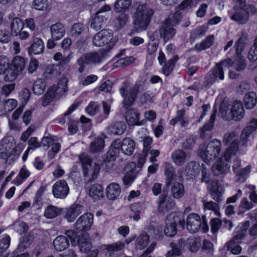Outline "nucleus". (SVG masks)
Listing matches in <instances>:
<instances>
[{
  "instance_id": "1",
  "label": "nucleus",
  "mask_w": 257,
  "mask_h": 257,
  "mask_svg": "<svg viewBox=\"0 0 257 257\" xmlns=\"http://www.w3.org/2000/svg\"><path fill=\"white\" fill-rule=\"evenodd\" d=\"M235 5L230 13V19L238 24H246L249 19L250 15L257 14V10L252 5L246 4L245 0H233Z\"/></svg>"
},
{
  "instance_id": "2",
  "label": "nucleus",
  "mask_w": 257,
  "mask_h": 257,
  "mask_svg": "<svg viewBox=\"0 0 257 257\" xmlns=\"http://www.w3.org/2000/svg\"><path fill=\"white\" fill-rule=\"evenodd\" d=\"M134 5L136 8L133 16L134 24L137 28L145 30L151 22L154 10L147 4L136 2Z\"/></svg>"
},
{
  "instance_id": "3",
  "label": "nucleus",
  "mask_w": 257,
  "mask_h": 257,
  "mask_svg": "<svg viewBox=\"0 0 257 257\" xmlns=\"http://www.w3.org/2000/svg\"><path fill=\"white\" fill-rule=\"evenodd\" d=\"M144 82L137 80L133 86H131L128 81L124 82L119 88V91L123 97V107L127 109L131 106L136 101L138 93L144 89Z\"/></svg>"
},
{
  "instance_id": "4",
  "label": "nucleus",
  "mask_w": 257,
  "mask_h": 257,
  "mask_svg": "<svg viewBox=\"0 0 257 257\" xmlns=\"http://www.w3.org/2000/svg\"><path fill=\"white\" fill-rule=\"evenodd\" d=\"M112 37L113 33L110 30L103 29L97 33V46L104 47L99 49L97 52V63L106 56L107 52L114 46Z\"/></svg>"
},
{
  "instance_id": "5",
  "label": "nucleus",
  "mask_w": 257,
  "mask_h": 257,
  "mask_svg": "<svg viewBox=\"0 0 257 257\" xmlns=\"http://www.w3.org/2000/svg\"><path fill=\"white\" fill-rule=\"evenodd\" d=\"M186 227L191 233H195L200 230L206 232L209 230L207 221L205 216L202 218L196 213H190L186 219Z\"/></svg>"
},
{
  "instance_id": "6",
  "label": "nucleus",
  "mask_w": 257,
  "mask_h": 257,
  "mask_svg": "<svg viewBox=\"0 0 257 257\" xmlns=\"http://www.w3.org/2000/svg\"><path fill=\"white\" fill-rule=\"evenodd\" d=\"M221 142L217 139H214L208 143L204 150H201L199 154L202 160L207 163L217 158L221 151Z\"/></svg>"
},
{
  "instance_id": "7",
  "label": "nucleus",
  "mask_w": 257,
  "mask_h": 257,
  "mask_svg": "<svg viewBox=\"0 0 257 257\" xmlns=\"http://www.w3.org/2000/svg\"><path fill=\"white\" fill-rule=\"evenodd\" d=\"M120 140L116 139L112 142L104 159H103L100 165L103 170H107L112 166V162L118 156L120 150Z\"/></svg>"
},
{
  "instance_id": "8",
  "label": "nucleus",
  "mask_w": 257,
  "mask_h": 257,
  "mask_svg": "<svg viewBox=\"0 0 257 257\" xmlns=\"http://www.w3.org/2000/svg\"><path fill=\"white\" fill-rule=\"evenodd\" d=\"M177 223H179L183 228L184 227L185 222L184 220H181L179 216L171 214L168 215L166 219V226L164 230V233L169 237L174 236L177 231L176 228Z\"/></svg>"
},
{
  "instance_id": "9",
  "label": "nucleus",
  "mask_w": 257,
  "mask_h": 257,
  "mask_svg": "<svg viewBox=\"0 0 257 257\" xmlns=\"http://www.w3.org/2000/svg\"><path fill=\"white\" fill-rule=\"evenodd\" d=\"M69 193V187L66 180H59L52 186V193L56 198L64 199Z\"/></svg>"
},
{
  "instance_id": "10",
  "label": "nucleus",
  "mask_w": 257,
  "mask_h": 257,
  "mask_svg": "<svg viewBox=\"0 0 257 257\" xmlns=\"http://www.w3.org/2000/svg\"><path fill=\"white\" fill-rule=\"evenodd\" d=\"M93 222V215L90 213L81 215L75 223L76 229L79 231H86L89 230Z\"/></svg>"
},
{
  "instance_id": "11",
  "label": "nucleus",
  "mask_w": 257,
  "mask_h": 257,
  "mask_svg": "<svg viewBox=\"0 0 257 257\" xmlns=\"http://www.w3.org/2000/svg\"><path fill=\"white\" fill-rule=\"evenodd\" d=\"M216 112V110H214L210 116L209 121L200 128V137L203 140H208L212 137V130L214 126Z\"/></svg>"
},
{
  "instance_id": "12",
  "label": "nucleus",
  "mask_w": 257,
  "mask_h": 257,
  "mask_svg": "<svg viewBox=\"0 0 257 257\" xmlns=\"http://www.w3.org/2000/svg\"><path fill=\"white\" fill-rule=\"evenodd\" d=\"M124 176L123 182L125 185H130L137 175L136 166L134 163L131 162L126 165L123 169Z\"/></svg>"
},
{
  "instance_id": "13",
  "label": "nucleus",
  "mask_w": 257,
  "mask_h": 257,
  "mask_svg": "<svg viewBox=\"0 0 257 257\" xmlns=\"http://www.w3.org/2000/svg\"><path fill=\"white\" fill-rule=\"evenodd\" d=\"M230 118L240 120L244 116V108L240 101L235 100L229 111Z\"/></svg>"
},
{
  "instance_id": "14",
  "label": "nucleus",
  "mask_w": 257,
  "mask_h": 257,
  "mask_svg": "<svg viewBox=\"0 0 257 257\" xmlns=\"http://www.w3.org/2000/svg\"><path fill=\"white\" fill-rule=\"evenodd\" d=\"M77 244L78 245L80 252L84 253L89 251L92 247L90 239L86 234L79 237L74 245Z\"/></svg>"
},
{
  "instance_id": "15",
  "label": "nucleus",
  "mask_w": 257,
  "mask_h": 257,
  "mask_svg": "<svg viewBox=\"0 0 257 257\" xmlns=\"http://www.w3.org/2000/svg\"><path fill=\"white\" fill-rule=\"evenodd\" d=\"M96 60L95 53H88L80 57L77 60V64L79 66L78 69L79 72L82 73L85 69V64H89L95 63Z\"/></svg>"
},
{
  "instance_id": "16",
  "label": "nucleus",
  "mask_w": 257,
  "mask_h": 257,
  "mask_svg": "<svg viewBox=\"0 0 257 257\" xmlns=\"http://www.w3.org/2000/svg\"><path fill=\"white\" fill-rule=\"evenodd\" d=\"M51 37L53 40L58 41L62 39L65 34V29L63 25L57 22L50 27Z\"/></svg>"
},
{
  "instance_id": "17",
  "label": "nucleus",
  "mask_w": 257,
  "mask_h": 257,
  "mask_svg": "<svg viewBox=\"0 0 257 257\" xmlns=\"http://www.w3.org/2000/svg\"><path fill=\"white\" fill-rule=\"evenodd\" d=\"M232 64V60L227 59L222 61L216 65L212 71V74L215 78H218L220 80L224 79V72L223 67H229Z\"/></svg>"
},
{
  "instance_id": "18",
  "label": "nucleus",
  "mask_w": 257,
  "mask_h": 257,
  "mask_svg": "<svg viewBox=\"0 0 257 257\" xmlns=\"http://www.w3.org/2000/svg\"><path fill=\"white\" fill-rule=\"evenodd\" d=\"M166 195L162 194L159 197L158 211L165 212L172 209L175 206V203L172 200L166 199Z\"/></svg>"
},
{
  "instance_id": "19",
  "label": "nucleus",
  "mask_w": 257,
  "mask_h": 257,
  "mask_svg": "<svg viewBox=\"0 0 257 257\" xmlns=\"http://www.w3.org/2000/svg\"><path fill=\"white\" fill-rule=\"evenodd\" d=\"M83 210V206L79 204H73L68 209L65 218L69 222H72Z\"/></svg>"
},
{
  "instance_id": "20",
  "label": "nucleus",
  "mask_w": 257,
  "mask_h": 257,
  "mask_svg": "<svg viewBox=\"0 0 257 257\" xmlns=\"http://www.w3.org/2000/svg\"><path fill=\"white\" fill-rule=\"evenodd\" d=\"M120 150L125 155H132L135 149V142L130 138H125L120 140Z\"/></svg>"
},
{
  "instance_id": "21",
  "label": "nucleus",
  "mask_w": 257,
  "mask_h": 257,
  "mask_svg": "<svg viewBox=\"0 0 257 257\" xmlns=\"http://www.w3.org/2000/svg\"><path fill=\"white\" fill-rule=\"evenodd\" d=\"M176 29L166 23L163 24L159 29L161 37L165 41H167L172 39L176 34Z\"/></svg>"
},
{
  "instance_id": "22",
  "label": "nucleus",
  "mask_w": 257,
  "mask_h": 257,
  "mask_svg": "<svg viewBox=\"0 0 257 257\" xmlns=\"http://www.w3.org/2000/svg\"><path fill=\"white\" fill-rule=\"evenodd\" d=\"M207 188L210 195L213 200L220 202L222 201L221 192L219 189V185L216 181H211L208 183Z\"/></svg>"
},
{
  "instance_id": "23",
  "label": "nucleus",
  "mask_w": 257,
  "mask_h": 257,
  "mask_svg": "<svg viewBox=\"0 0 257 257\" xmlns=\"http://www.w3.org/2000/svg\"><path fill=\"white\" fill-rule=\"evenodd\" d=\"M53 245L56 251H62L69 247V241L66 236L60 235L53 240Z\"/></svg>"
},
{
  "instance_id": "24",
  "label": "nucleus",
  "mask_w": 257,
  "mask_h": 257,
  "mask_svg": "<svg viewBox=\"0 0 257 257\" xmlns=\"http://www.w3.org/2000/svg\"><path fill=\"white\" fill-rule=\"evenodd\" d=\"M125 120L129 125H142V122H140L139 113L134 109H130L125 113Z\"/></svg>"
},
{
  "instance_id": "25",
  "label": "nucleus",
  "mask_w": 257,
  "mask_h": 257,
  "mask_svg": "<svg viewBox=\"0 0 257 257\" xmlns=\"http://www.w3.org/2000/svg\"><path fill=\"white\" fill-rule=\"evenodd\" d=\"M106 197L109 200H114L119 195L121 189L119 185L116 183L110 184L106 188Z\"/></svg>"
},
{
  "instance_id": "26",
  "label": "nucleus",
  "mask_w": 257,
  "mask_h": 257,
  "mask_svg": "<svg viewBox=\"0 0 257 257\" xmlns=\"http://www.w3.org/2000/svg\"><path fill=\"white\" fill-rule=\"evenodd\" d=\"M164 172L166 176V185L169 187L174 182L176 177L175 168L171 164L166 163Z\"/></svg>"
},
{
  "instance_id": "27",
  "label": "nucleus",
  "mask_w": 257,
  "mask_h": 257,
  "mask_svg": "<svg viewBox=\"0 0 257 257\" xmlns=\"http://www.w3.org/2000/svg\"><path fill=\"white\" fill-rule=\"evenodd\" d=\"M170 186H171V194L174 198L178 199L184 195L185 189L182 183L178 182H173Z\"/></svg>"
},
{
  "instance_id": "28",
  "label": "nucleus",
  "mask_w": 257,
  "mask_h": 257,
  "mask_svg": "<svg viewBox=\"0 0 257 257\" xmlns=\"http://www.w3.org/2000/svg\"><path fill=\"white\" fill-rule=\"evenodd\" d=\"M170 245L172 250L167 253L166 255V257H172L173 255H180L184 247V240L180 239L177 243H171Z\"/></svg>"
},
{
  "instance_id": "29",
  "label": "nucleus",
  "mask_w": 257,
  "mask_h": 257,
  "mask_svg": "<svg viewBox=\"0 0 257 257\" xmlns=\"http://www.w3.org/2000/svg\"><path fill=\"white\" fill-rule=\"evenodd\" d=\"M68 80L65 77L61 78L57 86L54 85L51 88L57 95L58 97L64 95L67 90Z\"/></svg>"
},
{
  "instance_id": "30",
  "label": "nucleus",
  "mask_w": 257,
  "mask_h": 257,
  "mask_svg": "<svg viewBox=\"0 0 257 257\" xmlns=\"http://www.w3.org/2000/svg\"><path fill=\"white\" fill-rule=\"evenodd\" d=\"M230 165L220 160L216 162L212 166V172L214 175L225 173L229 171Z\"/></svg>"
},
{
  "instance_id": "31",
  "label": "nucleus",
  "mask_w": 257,
  "mask_h": 257,
  "mask_svg": "<svg viewBox=\"0 0 257 257\" xmlns=\"http://www.w3.org/2000/svg\"><path fill=\"white\" fill-rule=\"evenodd\" d=\"M24 26V24L20 18L16 17L13 19L10 24L11 34L14 36H18Z\"/></svg>"
},
{
  "instance_id": "32",
  "label": "nucleus",
  "mask_w": 257,
  "mask_h": 257,
  "mask_svg": "<svg viewBox=\"0 0 257 257\" xmlns=\"http://www.w3.org/2000/svg\"><path fill=\"white\" fill-rule=\"evenodd\" d=\"M257 96L255 92L250 91L247 93L244 97V103L247 109H252L256 105Z\"/></svg>"
},
{
  "instance_id": "33",
  "label": "nucleus",
  "mask_w": 257,
  "mask_h": 257,
  "mask_svg": "<svg viewBox=\"0 0 257 257\" xmlns=\"http://www.w3.org/2000/svg\"><path fill=\"white\" fill-rule=\"evenodd\" d=\"M186 154L181 150L175 151L172 154L173 162L178 166L183 165L186 160Z\"/></svg>"
},
{
  "instance_id": "34",
  "label": "nucleus",
  "mask_w": 257,
  "mask_h": 257,
  "mask_svg": "<svg viewBox=\"0 0 257 257\" xmlns=\"http://www.w3.org/2000/svg\"><path fill=\"white\" fill-rule=\"evenodd\" d=\"M44 49V45L43 41L38 38H35L32 44L30 52L35 55L42 53Z\"/></svg>"
},
{
  "instance_id": "35",
  "label": "nucleus",
  "mask_w": 257,
  "mask_h": 257,
  "mask_svg": "<svg viewBox=\"0 0 257 257\" xmlns=\"http://www.w3.org/2000/svg\"><path fill=\"white\" fill-rule=\"evenodd\" d=\"M248 38L246 34H242V36L238 39L235 44L236 54H241L245 47L247 44Z\"/></svg>"
},
{
  "instance_id": "36",
  "label": "nucleus",
  "mask_w": 257,
  "mask_h": 257,
  "mask_svg": "<svg viewBox=\"0 0 257 257\" xmlns=\"http://www.w3.org/2000/svg\"><path fill=\"white\" fill-rule=\"evenodd\" d=\"M79 159L83 167L84 174L85 176H87L89 171L88 167L91 166L92 159L87 154L84 153H82L79 155Z\"/></svg>"
},
{
  "instance_id": "37",
  "label": "nucleus",
  "mask_w": 257,
  "mask_h": 257,
  "mask_svg": "<svg viewBox=\"0 0 257 257\" xmlns=\"http://www.w3.org/2000/svg\"><path fill=\"white\" fill-rule=\"evenodd\" d=\"M131 4L132 0H116L114 3V11L117 13L125 11L128 9Z\"/></svg>"
},
{
  "instance_id": "38",
  "label": "nucleus",
  "mask_w": 257,
  "mask_h": 257,
  "mask_svg": "<svg viewBox=\"0 0 257 257\" xmlns=\"http://www.w3.org/2000/svg\"><path fill=\"white\" fill-rule=\"evenodd\" d=\"M53 58L55 61H58L59 66L63 68L68 64L72 59V53H69L67 56L64 57L61 53L58 52L54 55Z\"/></svg>"
},
{
  "instance_id": "39",
  "label": "nucleus",
  "mask_w": 257,
  "mask_h": 257,
  "mask_svg": "<svg viewBox=\"0 0 257 257\" xmlns=\"http://www.w3.org/2000/svg\"><path fill=\"white\" fill-rule=\"evenodd\" d=\"M186 244L191 251L196 252L201 246V239L199 237L189 238L187 240Z\"/></svg>"
},
{
  "instance_id": "40",
  "label": "nucleus",
  "mask_w": 257,
  "mask_h": 257,
  "mask_svg": "<svg viewBox=\"0 0 257 257\" xmlns=\"http://www.w3.org/2000/svg\"><path fill=\"white\" fill-rule=\"evenodd\" d=\"M200 169V166L199 163L196 162H191L186 165L185 172L187 175L193 176L199 172Z\"/></svg>"
},
{
  "instance_id": "41",
  "label": "nucleus",
  "mask_w": 257,
  "mask_h": 257,
  "mask_svg": "<svg viewBox=\"0 0 257 257\" xmlns=\"http://www.w3.org/2000/svg\"><path fill=\"white\" fill-rule=\"evenodd\" d=\"M244 58L241 56V54L236 55V58L234 61H232V64L230 66H233L234 69L239 71L245 69L246 67Z\"/></svg>"
},
{
  "instance_id": "42",
  "label": "nucleus",
  "mask_w": 257,
  "mask_h": 257,
  "mask_svg": "<svg viewBox=\"0 0 257 257\" xmlns=\"http://www.w3.org/2000/svg\"><path fill=\"white\" fill-rule=\"evenodd\" d=\"M214 42V36L210 35L206 38V39L200 43H197L195 46V48L197 51L209 48Z\"/></svg>"
},
{
  "instance_id": "43",
  "label": "nucleus",
  "mask_w": 257,
  "mask_h": 257,
  "mask_svg": "<svg viewBox=\"0 0 257 257\" xmlns=\"http://www.w3.org/2000/svg\"><path fill=\"white\" fill-rule=\"evenodd\" d=\"M202 202L204 210H211L216 216H220L219 206L217 203L206 200H203Z\"/></svg>"
},
{
  "instance_id": "44",
  "label": "nucleus",
  "mask_w": 257,
  "mask_h": 257,
  "mask_svg": "<svg viewBox=\"0 0 257 257\" xmlns=\"http://www.w3.org/2000/svg\"><path fill=\"white\" fill-rule=\"evenodd\" d=\"M179 59L178 55H175L172 59L169 60L163 67L162 71L165 76H168L174 68L175 62Z\"/></svg>"
},
{
  "instance_id": "45",
  "label": "nucleus",
  "mask_w": 257,
  "mask_h": 257,
  "mask_svg": "<svg viewBox=\"0 0 257 257\" xmlns=\"http://www.w3.org/2000/svg\"><path fill=\"white\" fill-rule=\"evenodd\" d=\"M46 88V83L42 79H38L34 83L33 90L38 95L43 94Z\"/></svg>"
},
{
  "instance_id": "46",
  "label": "nucleus",
  "mask_w": 257,
  "mask_h": 257,
  "mask_svg": "<svg viewBox=\"0 0 257 257\" xmlns=\"http://www.w3.org/2000/svg\"><path fill=\"white\" fill-rule=\"evenodd\" d=\"M149 236L146 233L139 235L136 240L137 247L141 249L146 247L149 242Z\"/></svg>"
},
{
  "instance_id": "47",
  "label": "nucleus",
  "mask_w": 257,
  "mask_h": 257,
  "mask_svg": "<svg viewBox=\"0 0 257 257\" xmlns=\"http://www.w3.org/2000/svg\"><path fill=\"white\" fill-rule=\"evenodd\" d=\"M110 130L112 134L116 135H120L125 131L126 125L123 122L118 121L110 126Z\"/></svg>"
},
{
  "instance_id": "48",
  "label": "nucleus",
  "mask_w": 257,
  "mask_h": 257,
  "mask_svg": "<svg viewBox=\"0 0 257 257\" xmlns=\"http://www.w3.org/2000/svg\"><path fill=\"white\" fill-rule=\"evenodd\" d=\"M13 64V67L20 74L25 69V60L21 57L17 56L14 58Z\"/></svg>"
},
{
  "instance_id": "49",
  "label": "nucleus",
  "mask_w": 257,
  "mask_h": 257,
  "mask_svg": "<svg viewBox=\"0 0 257 257\" xmlns=\"http://www.w3.org/2000/svg\"><path fill=\"white\" fill-rule=\"evenodd\" d=\"M252 138V133L249 131L247 128H244L241 134L239 144L241 146H244Z\"/></svg>"
},
{
  "instance_id": "50",
  "label": "nucleus",
  "mask_w": 257,
  "mask_h": 257,
  "mask_svg": "<svg viewBox=\"0 0 257 257\" xmlns=\"http://www.w3.org/2000/svg\"><path fill=\"white\" fill-rule=\"evenodd\" d=\"M96 175L95 174V172H93V174L92 175V179H90L89 182L87 183V188L88 190V195L92 198L94 201H95L96 198V184H91V183L94 180L95 178Z\"/></svg>"
},
{
  "instance_id": "51",
  "label": "nucleus",
  "mask_w": 257,
  "mask_h": 257,
  "mask_svg": "<svg viewBox=\"0 0 257 257\" xmlns=\"http://www.w3.org/2000/svg\"><path fill=\"white\" fill-rule=\"evenodd\" d=\"M56 97H58L57 95L50 87L44 96L42 101L43 105L44 106H47Z\"/></svg>"
},
{
  "instance_id": "52",
  "label": "nucleus",
  "mask_w": 257,
  "mask_h": 257,
  "mask_svg": "<svg viewBox=\"0 0 257 257\" xmlns=\"http://www.w3.org/2000/svg\"><path fill=\"white\" fill-rule=\"evenodd\" d=\"M246 235V234L244 231L238 232L231 238L227 243H229L230 246H231V244H239Z\"/></svg>"
},
{
  "instance_id": "53",
  "label": "nucleus",
  "mask_w": 257,
  "mask_h": 257,
  "mask_svg": "<svg viewBox=\"0 0 257 257\" xmlns=\"http://www.w3.org/2000/svg\"><path fill=\"white\" fill-rule=\"evenodd\" d=\"M124 246V243L121 241H118L110 245L105 246L106 249L112 254L122 250Z\"/></svg>"
},
{
  "instance_id": "54",
  "label": "nucleus",
  "mask_w": 257,
  "mask_h": 257,
  "mask_svg": "<svg viewBox=\"0 0 257 257\" xmlns=\"http://www.w3.org/2000/svg\"><path fill=\"white\" fill-rule=\"evenodd\" d=\"M58 75V71L54 65H49L45 69L44 76L46 79H52Z\"/></svg>"
},
{
  "instance_id": "55",
  "label": "nucleus",
  "mask_w": 257,
  "mask_h": 257,
  "mask_svg": "<svg viewBox=\"0 0 257 257\" xmlns=\"http://www.w3.org/2000/svg\"><path fill=\"white\" fill-rule=\"evenodd\" d=\"M33 239L34 236L31 234H29L28 235L24 236L21 240L19 248L21 250L26 249L30 245Z\"/></svg>"
},
{
  "instance_id": "56",
  "label": "nucleus",
  "mask_w": 257,
  "mask_h": 257,
  "mask_svg": "<svg viewBox=\"0 0 257 257\" xmlns=\"http://www.w3.org/2000/svg\"><path fill=\"white\" fill-rule=\"evenodd\" d=\"M181 18V14L178 12H176L166 20L165 23L171 27L176 26L179 23Z\"/></svg>"
},
{
  "instance_id": "57",
  "label": "nucleus",
  "mask_w": 257,
  "mask_h": 257,
  "mask_svg": "<svg viewBox=\"0 0 257 257\" xmlns=\"http://www.w3.org/2000/svg\"><path fill=\"white\" fill-rule=\"evenodd\" d=\"M185 111L184 109L178 110L176 113V117L178 122H180L181 127H185L189 123V119L185 116Z\"/></svg>"
},
{
  "instance_id": "58",
  "label": "nucleus",
  "mask_w": 257,
  "mask_h": 257,
  "mask_svg": "<svg viewBox=\"0 0 257 257\" xmlns=\"http://www.w3.org/2000/svg\"><path fill=\"white\" fill-rule=\"evenodd\" d=\"M13 226L14 229L20 234L23 233L28 230V226L23 221H15Z\"/></svg>"
},
{
  "instance_id": "59",
  "label": "nucleus",
  "mask_w": 257,
  "mask_h": 257,
  "mask_svg": "<svg viewBox=\"0 0 257 257\" xmlns=\"http://www.w3.org/2000/svg\"><path fill=\"white\" fill-rule=\"evenodd\" d=\"M5 80L7 81H13L16 79L20 73L13 67L8 69L6 71Z\"/></svg>"
},
{
  "instance_id": "60",
  "label": "nucleus",
  "mask_w": 257,
  "mask_h": 257,
  "mask_svg": "<svg viewBox=\"0 0 257 257\" xmlns=\"http://www.w3.org/2000/svg\"><path fill=\"white\" fill-rule=\"evenodd\" d=\"M15 152H16L15 149L10 148L8 149L3 146L0 147V159L7 160Z\"/></svg>"
},
{
  "instance_id": "61",
  "label": "nucleus",
  "mask_w": 257,
  "mask_h": 257,
  "mask_svg": "<svg viewBox=\"0 0 257 257\" xmlns=\"http://www.w3.org/2000/svg\"><path fill=\"white\" fill-rule=\"evenodd\" d=\"M10 61L8 58L4 56H0V75L5 73L9 68Z\"/></svg>"
},
{
  "instance_id": "62",
  "label": "nucleus",
  "mask_w": 257,
  "mask_h": 257,
  "mask_svg": "<svg viewBox=\"0 0 257 257\" xmlns=\"http://www.w3.org/2000/svg\"><path fill=\"white\" fill-rule=\"evenodd\" d=\"M17 105V101L14 99H9L5 101L4 109L5 112H10Z\"/></svg>"
},
{
  "instance_id": "63",
  "label": "nucleus",
  "mask_w": 257,
  "mask_h": 257,
  "mask_svg": "<svg viewBox=\"0 0 257 257\" xmlns=\"http://www.w3.org/2000/svg\"><path fill=\"white\" fill-rule=\"evenodd\" d=\"M84 30L83 25L78 23L74 24L71 29V33L72 36L77 37Z\"/></svg>"
},
{
  "instance_id": "64",
  "label": "nucleus",
  "mask_w": 257,
  "mask_h": 257,
  "mask_svg": "<svg viewBox=\"0 0 257 257\" xmlns=\"http://www.w3.org/2000/svg\"><path fill=\"white\" fill-rule=\"evenodd\" d=\"M58 209L56 207L50 205L46 209L45 216L48 218H53L57 216L58 214Z\"/></svg>"
}]
</instances>
